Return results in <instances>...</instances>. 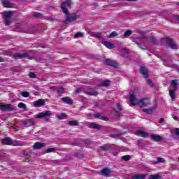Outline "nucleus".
I'll return each instance as SVG.
<instances>
[{
	"label": "nucleus",
	"instance_id": "obj_34",
	"mask_svg": "<svg viewBox=\"0 0 179 179\" xmlns=\"http://www.w3.org/2000/svg\"><path fill=\"white\" fill-rule=\"evenodd\" d=\"M162 178V176L159 175H150V179H160Z\"/></svg>",
	"mask_w": 179,
	"mask_h": 179
},
{
	"label": "nucleus",
	"instance_id": "obj_40",
	"mask_svg": "<svg viewBox=\"0 0 179 179\" xmlns=\"http://www.w3.org/2000/svg\"><path fill=\"white\" fill-rule=\"evenodd\" d=\"M13 146H22V143L19 141H13L12 143Z\"/></svg>",
	"mask_w": 179,
	"mask_h": 179
},
{
	"label": "nucleus",
	"instance_id": "obj_59",
	"mask_svg": "<svg viewBox=\"0 0 179 179\" xmlns=\"http://www.w3.org/2000/svg\"><path fill=\"white\" fill-rule=\"evenodd\" d=\"M48 20H51L52 22H54V18H52V17H49L48 18Z\"/></svg>",
	"mask_w": 179,
	"mask_h": 179
},
{
	"label": "nucleus",
	"instance_id": "obj_7",
	"mask_svg": "<svg viewBox=\"0 0 179 179\" xmlns=\"http://www.w3.org/2000/svg\"><path fill=\"white\" fill-rule=\"evenodd\" d=\"M0 110L1 111H13L15 108H13V106L12 104H0Z\"/></svg>",
	"mask_w": 179,
	"mask_h": 179
},
{
	"label": "nucleus",
	"instance_id": "obj_55",
	"mask_svg": "<svg viewBox=\"0 0 179 179\" xmlns=\"http://www.w3.org/2000/svg\"><path fill=\"white\" fill-rule=\"evenodd\" d=\"M142 40H144L145 42L148 41V38L146 36H143L142 38Z\"/></svg>",
	"mask_w": 179,
	"mask_h": 179
},
{
	"label": "nucleus",
	"instance_id": "obj_12",
	"mask_svg": "<svg viewBox=\"0 0 179 179\" xmlns=\"http://www.w3.org/2000/svg\"><path fill=\"white\" fill-rule=\"evenodd\" d=\"M43 148H45V143H44L36 142L33 145V149H34L35 150L41 149Z\"/></svg>",
	"mask_w": 179,
	"mask_h": 179
},
{
	"label": "nucleus",
	"instance_id": "obj_48",
	"mask_svg": "<svg viewBox=\"0 0 179 179\" xmlns=\"http://www.w3.org/2000/svg\"><path fill=\"white\" fill-rule=\"evenodd\" d=\"M136 44H137L138 48H141V50H143V51H145L146 50L145 48H143L141 45V43H139V42H136Z\"/></svg>",
	"mask_w": 179,
	"mask_h": 179
},
{
	"label": "nucleus",
	"instance_id": "obj_51",
	"mask_svg": "<svg viewBox=\"0 0 179 179\" xmlns=\"http://www.w3.org/2000/svg\"><path fill=\"white\" fill-rule=\"evenodd\" d=\"M82 92V88H77L76 90H75V92L76 93H81Z\"/></svg>",
	"mask_w": 179,
	"mask_h": 179
},
{
	"label": "nucleus",
	"instance_id": "obj_9",
	"mask_svg": "<svg viewBox=\"0 0 179 179\" xmlns=\"http://www.w3.org/2000/svg\"><path fill=\"white\" fill-rule=\"evenodd\" d=\"M85 94L88 96H98L99 92L94 88H88L85 92Z\"/></svg>",
	"mask_w": 179,
	"mask_h": 179
},
{
	"label": "nucleus",
	"instance_id": "obj_46",
	"mask_svg": "<svg viewBox=\"0 0 179 179\" xmlns=\"http://www.w3.org/2000/svg\"><path fill=\"white\" fill-rule=\"evenodd\" d=\"M75 38H78L79 37H83V34L80 33V32H78V33H76L74 36Z\"/></svg>",
	"mask_w": 179,
	"mask_h": 179
},
{
	"label": "nucleus",
	"instance_id": "obj_33",
	"mask_svg": "<svg viewBox=\"0 0 179 179\" xmlns=\"http://www.w3.org/2000/svg\"><path fill=\"white\" fill-rule=\"evenodd\" d=\"M64 88L62 87H60L57 89V94H59V96H61L62 94H64Z\"/></svg>",
	"mask_w": 179,
	"mask_h": 179
},
{
	"label": "nucleus",
	"instance_id": "obj_27",
	"mask_svg": "<svg viewBox=\"0 0 179 179\" xmlns=\"http://www.w3.org/2000/svg\"><path fill=\"white\" fill-rule=\"evenodd\" d=\"M104 45L105 47H106V48H108L109 50H113V48H114V43H111L109 41H106L104 43Z\"/></svg>",
	"mask_w": 179,
	"mask_h": 179
},
{
	"label": "nucleus",
	"instance_id": "obj_58",
	"mask_svg": "<svg viewBox=\"0 0 179 179\" xmlns=\"http://www.w3.org/2000/svg\"><path fill=\"white\" fill-rule=\"evenodd\" d=\"M0 62H5V59H3V57H0Z\"/></svg>",
	"mask_w": 179,
	"mask_h": 179
},
{
	"label": "nucleus",
	"instance_id": "obj_41",
	"mask_svg": "<svg viewBox=\"0 0 179 179\" xmlns=\"http://www.w3.org/2000/svg\"><path fill=\"white\" fill-rule=\"evenodd\" d=\"M83 143L87 146H89V145H92V141H90V139H85L83 141Z\"/></svg>",
	"mask_w": 179,
	"mask_h": 179
},
{
	"label": "nucleus",
	"instance_id": "obj_56",
	"mask_svg": "<svg viewBox=\"0 0 179 179\" xmlns=\"http://www.w3.org/2000/svg\"><path fill=\"white\" fill-rule=\"evenodd\" d=\"M111 138H117V136H120V134H113L110 136Z\"/></svg>",
	"mask_w": 179,
	"mask_h": 179
},
{
	"label": "nucleus",
	"instance_id": "obj_15",
	"mask_svg": "<svg viewBox=\"0 0 179 179\" xmlns=\"http://www.w3.org/2000/svg\"><path fill=\"white\" fill-rule=\"evenodd\" d=\"M136 135L142 138H148L149 136V134L143 130H137Z\"/></svg>",
	"mask_w": 179,
	"mask_h": 179
},
{
	"label": "nucleus",
	"instance_id": "obj_21",
	"mask_svg": "<svg viewBox=\"0 0 179 179\" xmlns=\"http://www.w3.org/2000/svg\"><path fill=\"white\" fill-rule=\"evenodd\" d=\"M135 101H136V96H135L134 94H131L130 95V102L131 106H136V104H138V103Z\"/></svg>",
	"mask_w": 179,
	"mask_h": 179
},
{
	"label": "nucleus",
	"instance_id": "obj_2",
	"mask_svg": "<svg viewBox=\"0 0 179 179\" xmlns=\"http://www.w3.org/2000/svg\"><path fill=\"white\" fill-rule=\"evenodd\" d=\"M3 19H4V24L6 26H10L12 23V17L13 16V11H4L1 13Z\"/></svg>",
	"mask_w": 179,
	"mask_h": 179
},
{
	"label": "nucleus",
	"instance_id": "obj_50",
	"mask_svg": "<svg viewBox=\"0 0 179 179\" xmlns=\"http://www.w3.org/2000/svg\"><path fill=\"white\" fill-rule=\"evenodd\" d=\"M95 36L97 37V38H101V37H103V36L101 35V33L96 34Z\"/></svg>",
	"mask_w": 179,
	"mask_h": 179
},
{
	"label": "nucleus",
	"instance_id": "obj_54",
	"mask_svg": "<svg viewBox=\"0 0 179 179\" xmlns=\"http://www.w3.org/2000/svg\"><path fill=\"white\" fill-rule=\"evenodd\" d=\"M75 156L76 157H83V155L80 153H76V154H75Z\"/></svg>",
	"mask_w": 179,
	"mask_h": 179
},
{
	"label": "nucleus",
	"instance_id": "obj_32",
	"mask_svg": "<svg viewBox=\"0 0 179 179\" xmlns=\"http://www.w3.org/2000/svg\"><path fill=\"white\" fill-rule=\"evenodd\" d=\"M150 41L152 44H159V41L154 37L150 38Z\"/></svg>",
	"mask_w": 179,
	"mask_h": 179
},
{
	"label": "nucleus",
	"instance_id": "obj_43",
	"mask_svg": "<svg viewBox=\"0 0 179 179\" xmlns=\"http://www.w3.org/2000/svg\"><path fill=\"white\" fill-rule=\"evenodd\" d=\"M147 84L148 85V86H150V87H155V84L153 83L152 80H147Z\"/></svg>",
	"mask_w": 179,
	"mask_h": 179
},
{
	"label": "nucleus",
	"instance_id": "obj_62",
	"mask_svg": "<svg viewBox=\"0 0 179 179\" xmlns=\"http://www.w3.org/2000/svg\"><path fill=\"white\" fill-rule=\"evenodd\" d=\"M24 156H26V157H30V155L29 154H24Z\"/></svg>",
	"mask_w": 179,
	"mask_h": 179
},
{
	"label": "nucleus",
	"instance_id": "obj_5",
	"mask_svg": "<svg viewBox=\"0 0 179 179\" xmlns=\"http://www.w3.org/2000/svg\"><path fill=\"white\" fill-rule=\"evenodd\" d=\"M103 64L105 65H107L108 66H112L113 68H118L120 66V64L117 63V62L111 59H106Z\"/></svg>",
	"mask_w": 179,
	"mask_h": 179
},
{
	"label": "nucleus",
	"instance_id": "obj_20",
	"mask_svg": "<svg viewBox=\"0 0 179 179\" xmlns=\"http://www.w3.org/2000/svg\"><path fill=\"white\" fill-rule=\"evenodd\" d=\"M111 81L110 80H106L105 81L99 83L98 86L102 87H108L110 86V83Z\"/></svg>",
	"mask_w": 179,
	"mask_h": 179
},
{
	"label": "nucleus",
	"instance_id": "obj_53",
	"mask_svg": "<svg viewBox=\"0 0 179 179\" xmlns=\"http://www.w3.org/2000/svg\"><path fill=\"white\" fill-rule=\"evenodd\" d=\"M122 51L126 52V54H129V51L127 48L122 49Z\"/></svg>",
	"mask_w": 179,
	"mask_h": 179
},
{
	"label": "nucleus",
	"instance_id": "obj_19",
	"mask_svg": "<svg viewBox=\"0 0 179 179\" xmlns=\"http://www.w3.org/2000/svg\"><path fill=\"white\" fill-rule=\"evenodd\" d=\"M2 143H3V145H12V143H13V140H12V138H6L3 139Z\"/></svg>",
	"mask_w": 179,
	"mask_h": 179
},
{
	"label": "nucleus",
	"instance_id": "obj_3",
	"mask_svg": "<svg viewBox=\"0 0 179 179\" xmlns=\"http://www.w3.org/2000/svg\"><path fill=\"white\" fill-rule=\"evenodd\" d=\"M166 43V45L172 50H176L177 48V45L174 42V40L170 37H166L161 39V44H164Z\"/></svg>",
	"mask_w": 179,
	"mask_h": 179
},
{
	"label": "nucleus",
	"instance_id": "obj_60",
	"mask_svg": "<svg viewBox=\"0 0 179 179\" xmlns=\"http://www.w3.org/2000/svg\"><path fill=\"white\" fill-rule=\"evenodd\" d=\"M173 120H174L175 121H178V117L177 116H174V117H173Z\"/></svg>",
	"mask_w": 179,
	"mask_h": 179
},
{
	"label": "nucleus",
	"instance_id": "obj_29",
	"mask_svg": "<svg viewBox=\"0 0 179 179\" xmlns=\"http://www.w3.org/2000/svg\"><path fill=\"white\" fill-rule=\"evenodd\" d=\"M154 110H155V108H151L150 109H148V108L143 109V112L146 113V114H153Z\"/></svg>",
	"mask_w": 179,
	"mask_h": 179
},
{
	"label": "nucleus",
	"instance_id": "obj_1",
	"mask_svg": "<svg viewBox=\"0 0 179 179\" xmlns=\"http://www.w3.org/2000/svg\"><path fill=\"white\" fill-rule=\"evenodd\" d=\"M72 5V0H65V1H63L60 5V8L63 11V13L66 15V19L63 21L64 24H68V23L75 22V20H78V19L80 17V15H78L76 13H69V10L66 8V6L68 8H71Z\"/></svg>",
	"mask_w": 179,
	"mask_h": 179
},
{
	"label": "nucleus",
	"instance_id": "obj_44",
	"mask_svg": "<svg viewBox=\"0 0 179 179\" xmlns=\"http://www.w3.org/2000/svg\"><path fill=\"white\" fill-rule=\"evenodd\" d=\"M29 77L31 79H36V73H34V72H31V73H29Z\"/></svg>",
	"mask_w": 179,
	"mask_h": 179
},
{
	"label": "nucleus",
	"instance_id": "obj_14",
	"mask_svg": "<svg viewBox=\"0 0 179 179\" xmlns=\"http://www.w3.org/2000/svg\"><path fill=\"white\" fill-rule=\"evenodd\" d=\"M150 138L154 142H162L163 138L159 135H156L155 134H150Z\"/></svg>",
	"mask_w": 179,
	"mask_h": 179
},
{
	"label": "nucleus",
	"instance_id": "obj_26",
	"mask_svg": "<svg viewBox=\"0 0 179 179\" xmlns=\"http://www.w3.org/2000/svg\"><path fill=\"white\" fill-rule=\"evenodd\" d=\"M68 125H70V127H79V122L78 120H71L68 122Z\"/></svg>",
	"mask_w": 179,
	"mask_h": 179
},
{
	"label": "nucleus",
	"instance_id": "obj_63",
	"mask_svg": "<svg viewBox=\"0 0 179 179\" xmlns=\"http://www.w3.org/2000/svg\"><path fill=\"white\" fill-rule=\"evenodd\" d=\"M126 1H131V2H135V1H136L138 0H126Z\"/></svg>",
	"mask_w": 179,
	"mask_h": 179
},
{
	"label": "nucleus",
	"instance_id": "obj_6",
	"mask_svg": "<svg viewBox=\"0 0 179 179\" xmlns=\"http://www.w3.org/2000/svg\"><path fill=\"white\" fill-rule=\"evenodd\" d=\"M13 57L15 59H20L22 58H27L28 59H31V57L27 53H14Z\"/></svg>",
	"mask_w": 179,
	"mask_h": 179
},
{
	"label": "nucleus",
	"instance_id": "obj_28",
	"mask_svg": "<svg viewBox=\"0 0 179 179\" xmlns=\"http://www.w3.org/2000/svg\"><path fill=\"white\" fill-rule=\"evenodd\" d=\"M32 15L34 17H36L38 19H41V17H43V16H44V15H43L42 13H37V12H34Z\"/></svg>",
	"mask_w": 179,
	"mask_h": 179
},
{
	"label": "nucleus",
	"instance_id": "obj_61",
	"mask_svg": "<svg viewBox=\"0 0 179 179\" xmlns=\"http://www.w3.org/2000/svg\"><path fill=\"white\" fill-rule=\"evenodd\" d=\"M175 19H176V20H178L179 21V15H176L175 16Z\"/></svg>",
	"mask_w": 179,
	"mask_h": 179
},
{
	"label": "nucleus",
	"instance_id": "obj_35",
	"mask_svg": "<svg viewBox=\"0 0 179 179\" xmlns=\"http://www.w3.org/2000/svg\"><path fill=\"white\" fill-rule=\"evenodd\" d=\"M115 36H118V34L116 31H113L108 35V38H113V37H115Z\"/></svg>",
	"mask_w": 179,
	"mask_h": 179
},
{
	"label": "nucleus",
	"instance_id": "obj_37",
	"mask_svg": "<svg viewBox=\"0 0 179 179\" xmlns=\"http://www.w3.org/2000/svg\"><path fill=\"white\" fill-rule=\"evenodd\" d=\"M131 34H132V31L129 30V29H127L124 34V37H129V36H130Z\"/></svg>",
	"mask_w": 179,
	"mask_h": 179
},
{
	"label": "nucleus",
	"instance_id": "obj_10",
	"mask_svg": "<svg viewBox=\"0 0 179 179\" xmlns=\"http://www.w3.org/2000/svg\"><path fill=\"white\" fill-rule=\"evenodd\" d=\"M43 106H45V101L43 99H40L38 101L34 102V107L38 108L43 107Z\"/></svg>",
	"mask_w": 179,
	"mask_h": 179
},
{
	"label": "nucleus",
	"instance_id": "obj_25",
	"mask_svg": "<svg viewBox=\"0 0 179 179\" xmlns=\"http://www.w3.org/2000/svg\"><path fill=\"white\" fill-rule=\"evenodd\" d=\"M132 179H145L146 178V175L145 174H137L134 175L131 177Z\"/></svg>",
	"mask_w": 179,
	"mask_h": 179
},
{
	"label": "nucleus",
	"instance_id": "obj_39",
	"mask_svg": "<svg viewBox=\"0 0 179 179\" xmlns=\"http://www.w3.org/2000/svg\"><path fill=\"white\" fill-rule=\"evenodd\" d=\"M122 160H124V162H128V160H131V157L129 155H124L122 157Z\"/></svg>",
	"mask_w": 179,
	"mask_h": 179
},
{
	"label": "nucleus",
	"instance_id": "obj_8",
	"mask_svg": "<svg viewBox=\"0 0 179 179\" xmlns=\"http://www.w3.org/2000/svg\"><path fill=\"white\" fill-rule=\"evenodd\" d=\"M23 125H27L28 127H33L36 125V121L34 119H25L22 120Z\"/></svg>",
	"mask_w": 179,
	"mask_h": 179
},
{
	"label": "nucleus",
	"instance_id": "obj_42",
	"mask_svg": "<svg viewBox=\"0 0 179 179\" xmlns=\"http://www.w3.org/2000/svg\"><path fill=\"white\" fill-rule=\"evenodd\" d=\"M171 84L173 86V89H177V84H178L177 80H171Z\"/></svg>",
	"mask_w": 179,
	"mask_h": 179
},
{
	"label": "nucleus",
	"instance_id": "obj_11",
	"mask_svg": "<svg viewBox=\"0 0 179 179\" xmlns=\"http://www.w3.org/2000/svg\"><path fill=\"white\" fill-rule=\"evenodd\" d=\"M1 3L4 8H7L8 9H12L13 8V3H10L9 0H1Z\"/></svg>",
	"mask_w": 179,
	"mask_h": 179
},
{
	"label": "nucleus",
	"instance_id": "obj_23",
	"mask_svg": "<svg viewBox=\"0 0 179 179\" xmlns=\"http://www.w3.org/2000/svg\"><path fill=\"white\" fill-rule=\"evenodd\" d=\"M90 128H92L93 129H101V126L97 124L96 122H92L90 124Z\"/></svg>",
	"mask_w": 179,
	"mask_h": 179
},
{
	"label": "nucleus",
	"instance_id": "obj_22",
	"mask_svg": "<svg viewBox=\"0 0 179 179\" xmlns=\"http://www.w3.org/2000/svg\"><path fill=\"white\" fill-rule=\"evenodd\" d=\"M116 106L117 107L118 111L114 110L115 115H116L117 117H120V115H121V113H120V111H122V108H121V104H120V103H116Z\"/></svg>",
	"mask_w": 179,
	"mask_h": 179
},
{
	"label": "nucleus",
	"instance_id": "obj_49",
	"mask_svg": "<svg viewBox=\"0 0 179 179\" xmlns=\"http://www.w3.org/2000/svg\"><path fill=\"white\" fill-rule=\"evenodd\" d=\"M94 117H95V118H100V117H101V113H96L95 114H94Z\"/></svg>",
	"mask_w": 179,
	"mask_h": 179
},
{
	"label": "nucleus",
	"instance_id": "obj_24",
	"mask_svg": "<svg viewBox=\"0 0 179 179\" xmlns=\"http://www.w3.org/2000/svg\"><path fill=\"white\" fill-rule=\"evenodd\" d=\"M176 89L169 90V96L172 99L173 101L176 100Z\"/></svg>",
	"mask_w": 179,
	"mask_h": 179
},
{
	"label": "nucleus",
	"instance_id": "obj_17",
	"mask_svg": "<svg viewBox=\"0 0 179 179\" xmlns=\"http://www.w3.org/2000/svg\"><path fill=\"white\" fill-rule=\"evenodd\" d=\"M101 174H102V176H104L105 177H109L110 174H111V170L108 168H103L101 170Z\"/></svg>",
	"mask_w": 179,
	"mask_h": 179
},
{
	"label": "nucleus",
	"instance_id": "obj_47",
	"mask_svg": "<svg viewBox=\"0 0 179 179\" xmlns=\"http://www.w3.org/2000/svg\"><path fill=\"white\" fill-rule=\"evenodd\" d=\"M163 162V158L158 157H157V162L154 163V164H157V163H162Z\"/></svg>",
	"mask_w": 179,
	"mask_h": 179
},
{
	"label": "nucleus",
	"instance_id": "obj_36",
	"mask_svg": "<svg viewBox=\"0 0 179 179\" xmlns=\"http://www.w3.org/2000/svg\"><path fill=\"white\" fill-rule=\"evenodd\" d=\"M21 96H22V97H25V98H27L30 96V94L29 93V92H22L21 93Z\"/></svg>",
	"mask_w": 179,
	"mask_h": 179
},
{
	"label": "nucleus",
	"instance_id": "obj_57",
	"mask_svg": "<svg viewBox=\"0 0 179 179\" xmlns=\"http://www.w3.org/2000/svg\"><path fill=\"white\" fill-rule=\"evenodd\" d=\"M163 122H164V118H161L159 120V124H163Z\"/></svg>",
	"mask_w": 179,
	"mask_h": 179
},
{
	"label": "nucleus",
	"instance_id": "obj_30",
	"mask_svg": "<svg viewBox=\"0 0 179 179\" xmlns=\"http://www.w3.org/2000/svg\"><path fill=\"white\" fill-rule=\"evenodd\" d=\"M58 120H66V114L65 113H62L60 115H57L56 116Z\"/></svg>",
	"mask_w": 179,
	"mask_h": 179
},
{
	"label": "nucleus",
	"instance_id": "obj_16",
	"mask_svg": "<svg viewBox=\"0 0 179 179\" xmlns=\"http://www.w3.org/2000/svg\"><path fill=\"white\" fill-rule=\"evenodd\" d=\"M62 101H64L66 104H69V106H72L73 104V101L71 99L69 96L62 97L61 99Z\"/></svg>",
	"mask_w": 179,
	"mask_h": 179
},
{
	"label": "nucleus",
	"instance_id": "obj_52",
	"mask_svg": "<svg viewBox=\"0 0 179 179\" xmlns=\"http://www.w3.org/2000/svg\"><path fill=\"white\" fill-rule=\"evenodd\" d=\"M101 120H102V121H108V117L106 116L101 117Z\"/></svg>",
	"mask_w": 179,
	"mask_h": 179
},
{
	"label": "nucleus",
	"instance_id": "obj_64",
	"mask_svg": "<svg viewBox=\"0 0 179 179\" xmlns=\"http://www.w3.org/2000/svg\"><path fill=\"white\" fill-rule=\"evenodd\" d=\"M162 61H164V62H167V59H162Z\"/></svg>",
	"mask_w": 179,
	"mask_h": 179
},
{
	"label": "nucleus",
	"instance_id": "obj_13",
	"mask_svg": "<svg viewBox=\"0 0 179 179\" xmlns=\"http://www.w3.org/2000/svg\"><path fill=\"white\" fill-rule=\"evenodd\" d=\"M140 73L145 78H149V73H148V69L144 66H140Z\"/></svg>",
	"mask_w": 179,
	"mask_h": 179
},
{
	"label": "nucleus",
	"instance_id": "obj_4",
	"mask_svg": "<svg viewBox=\"0 0 179 179\" xmlns=\"http://www.w3.org/2000/svg\"><path fill=\"white\" fill-rule=\"evenodd\" d=\"M50 117H51V111L46 110V111L39 113L37 115L36 118H39V119L45 118V121L48 122V121L50 120Z\"/></svg>",
	"mask_w": 179,
	"mask_h": 179
},
{
	"label": "nucleus",
	"instance_id": "obj_31",
	"mask_svg": "<svg viewBox=\"0 0 179 179\" xmlns=\"http://www.w3.org/2000/svg\"><path fill=\"white\" fill-rule=\"evenodd\" d=\"M100 149H101V150H103V152H107V150H110V147L104 144L103 145L100 147Z\"/></svg>",
	"mask_w": 179,
	"mask_h": 179
},
{
	"label": "nucleus",
	"instance_id": "obj_18",
	"mask_svg": "<svg viewBox=\"0 0 179 179\" xmlns=\"http://www.w3.org/2000/svg\"><path fill=\"white\" fill-rule=\"evenodd\" d=\"M146 100H148V98H143L140 101L137 103V105L140 107H146L148 106V103H146Z\"/></svg>",
	"mask_w": 179,
	"mask_h": 179
},
{
	"label": "nucleus",
	"instance_id": "obj_45",
	"mask_svg": "<svg viewBox=\"0 0 179 179\" xmlns=\"http://www.w3.org/2000/svg\"><path fill=\"white\" fill-rule=\"evenodd\" d=\"M55 150H57L55 148H48L46 150V153H51V152H55Z\"/></svg>",
	"mask_w": 179,
	"mask_h": 179
},
{
	"label": "nucleus",
	"instance_id": "obj_38",
	"mask_svg": "<svg viewBox=\"0 0 179 179\" xmlns=\"http://www.w3.org/2000/svg\"><path fill=\"white\" fill-rule=\"evenodd\" d=\"M18 107L20 108H22L23 110H26L27 108L26 107V104L20 102V103H18Z\"/></svg>",
	"mask_w": 179,
	"mask_h": 179
}]
</instances>
